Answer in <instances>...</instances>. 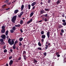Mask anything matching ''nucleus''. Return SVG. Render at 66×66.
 <instances>
[{
	"label": "nucleus",
	"mask_w": 66,
	"mask_h": 66,
	"mask_svg": "<svg viewBox=\"0 0 66 66\" xmlns=\"http://www.w3.org/2000/svg\"><path fill=\"white\" fill-rule=\"evenodd\" d=\"M21 45H22V44L21 43V42H20L19 43V45L20 46H21Z\"/></svg>",
	"instance_id": "nucleus-34"
},
{
	"label": "nucleus",
	"mask_w": 66,
	"mask_h": 66,
	"mask_svg": "<svg viewBox=\"0 0 66 66\" xmlns=\"http://www.w3.org/2000/svg\"><path fill=\"white\" fill-rule=\"evenodd\" d=\"M42 21L41 20V21H39V22H42Z\"/></svg>",
	"instance_id": "nucleus-62"
},
{
	"label": "nucleus",
	"mask_w": 66,
	"mask_h": 66,
	"mask_svg": "<svg viewBox=\"0 0 66 66\" xmlns=\"http://www.w3.org/2000/svg\"><path fill=\"white\" fill-rule=\"evenodd\" d=\"M41 14H43L44 13H46V12H45L44 10H41L40 12Z\"/></svg>",
	"instance_id": "nucleus-14"
},
{
	"label": "nucleus",
	"mask_w": 66,
	"mask_h": 66,
	"mask_svg": "<svg viewBox=\"0 0 66 66\" xmlns=\"http://www.w3.org/2000/svg\"><path fill=\"white\" fill-rule=\"evenodd\" d=\"M16 18H17V16L16 15H15L11 19L12 21V22H14V21L16 20Z\"/></svg>",
	"instance_id": "nucleus-2"
},
{
	"label": "nucleus",
	"mask_w": 66,
	"mask_h": 66,
	"mask_svg": "<svg viewBox=\"0 0 66 66\" xmlns=\"http://www.w3.org/2000/svg\"><path fill=\"white\" fill-rule=\"evenodd\" d=\"M62 16V17H65V15H64V14H63Z\"/></svg>",
	"instance_id": "nucleus-53"
},
{
	"label": "nucleus",
	"mask_w": 66,
	"mask_h": 66,
	"mask_svg": "<svg viewBox=\"0 0 66 66\" xmlns=\"http://www.w3.org/2000/svg\"><path fill=\"white\" fill-rule=\"evenodd\" d=\"M32 21H33V20L32 19H31L29 21L27 22V24H29L31 22H32Z\"/></svg>",
	"instance_id": "nucleus-7"
},
{
	"label": "nucleus",
	"mask_w": 66,
	"mask_h": 66,
	"mask_svg": "<svg viewBox=\"0 0 66 66\" xmlns=\"http://www.w3.org/2000/svg\"><path fill=\"white\" fill-rule=\"evenodd\" d=\"M63 26H66V22H65L64 23H62Z\"/></svg>",
	"instance_id": "nucleus-35"
},
{
	"label": "nucleus",
	"mask_w": 66,
	"mask_h": 66,
	"mask_svg": "<svg viewBox=\"0 0 66 66\" xmlns=\"http://www.w3.org/2000/svg\"><path fill=\"white\" fill-rule=\"evenodd\" d=\"M38 49L40 50H42V48L41 47H38Z\"/></svg>",
	"instance_id": "nucleus-39"
},
{
	"label": "nucleus",
	"mask_w": 66,
	"mask_h": 66,
	"mask_svg": "<svg viewBox=\"0 0 66 66\" xmlns=\"http://www.w3.org/2000/svg\"><path fill=\"white\" fill-rule=\"evenodd\" d=\"M59 53H58V52H57L56 53V55H57V54H58Z\"/></svg>",
	"instance_id": "nucleus-56"
},
{
	"label": "nucleus",
	"mask_w": 66,
	"mask_h": 66,
	"mask_svg": "<svg viewBox=\"0 0 66 66\" xmlns=\"http://www.w3.org/2000/svg\"><path fill=\"white\" fill-rule=\"evenodd\" d=\"M23 21L22 20H21L20 21V24H23Z\"/></svg>",
	"instance_id": "nucleus-23"
},
{
	"label": "nucleus",
	"mask_w": 66,
	"mask_h": 66,
	"mask_svg": "<svg viewBox=\"0 0 66 66\" xmlns=\"http://www.w3.org/2000/svg\"><path fill=\"white\" fill-rule=\"evenodd\" d=\"M6 66H9V65H8V64H6Z\"/></svg>",
	"instance_id": "nucleus-64"
},
{
	"label": "nucleus",
	"mask_w": 66,
	"mask_h": 66,
	"mask_svg": "<svg viewBox=\"0 0 66 66\" xmlns=\"http://www.w3.org/2000/svg\"><path fill=\"white\" fill-rule=\"evenodd\" d=\"M46 47H48V45H45Z\"/></svg>",
	"instance_id": "nucleus-57"
},
{
	"label": "nucleus",
	"mask_w": 66,
	"mask_h": 66,
	"mask_svg": "<svg viewBox=\"0 0 66 66\" xmlns=\"http://www.w3.org/2000/svg\"><path fill=\"white\" fill-rule=\"evenodd\" d=\"M53 59H56V57H53Z\"/></svg>",
	"instance_id": "nucleus-61"
},
{
	"label": "nucleus",
	"mask_w": 66,
	"mask_h": 66,
	"mask_svg": "<svg viewBox=\"0 0 66 66\" xmlns=\"http://www.w3.org/2000/svg\"><path fill=\"white\" fill-rule=\"evenodd\" d=\"M13 61L12 60H11L9 63L10 65H12L13 64Z\"/></svg>",
	"instance_id": "nucleus-8"
},
{
	"label": "nucleus",
	"mask_w": 66,
	"mask_h": 66,
	"mask_svg": "<svg viewBox=\"0 0 66 66\" xmlns=\"http://www.w3.org/2000/svg\"><path fill=\"white\" fill-rule=\"evenodd\" d=\"M26 51H24L23 53V56L24 57H26Z\"/></svg>",
	"instance_id": "nucleus-4"
},
{
	"label": "nucleus",
	"mask_w": 66,
	"mask_h": 66,
	"mask_svg": "<svg viewBox=\"0 0 66 66\" xmlns=\"http://www.w3.org/2000/svg\"><path fill=\"white\" fill-rule=\"evenodd\" d=\"M43 54L44 55V56H46L47 55V53L45 52L43 53Z\"/></svg>",
	"instance_id": "nucleus-30"
},
{
	"label": "nucleus",
	"mask_w": 66,
	"mask_h": 66,
	"mask_svg": "<svg viewBox=\"0 0 66 66\" xmlns=\"http://www.w3.org/2000/svg\"><path fill=\"white\" fill-rule=\"evenodd\" d=\"M35 7V6H33L32 7V9H33V10H34Z\"/></svg>",
	"instance_id": "nucleus-49"
},
{
	"label": "nucleus",
	"mask_w": 66,
	"mask_h": 66,
	"mask_svg": "<svg viewBox=\"0 0 66 66\" xmlns=\"http://www.w3.org/2000/svg\"><path fill=\"white\" fill-rule=\"evenodd\" d=\"M61 32L62 33H64V30H63V29H62L61 30Z\"/></svg>",
	"instance_id": "nucleus-47"
},
{
	"label": "nucleus",
	"mask_w": 66,
	"mask_h": 66,
	"mask_svg": "<svg viewBox=\"0 0 66 66\" xmlns=\"http://www.w3.org/2000/svg\"><path fill=\"white\" fill-rule=\"evenodd\" d=\"M48 46H51V44L50 43L48 44Z\"/></svg>",
	"instance_id": "nucleus-51"
},
{
	"label": "nucleus",
	"mask_w": 66,
	"mask_h": 66,
	"mask_svg": "<svg viewBox=\"0 0 66 66\" xmlns=\"http://www.w3.org/2000/svg\"><path fill=\"white\" fill-rule=\"evenodd\" d=\"M5 6H6V5H4L3 6H2V7H3Z\"/></svg>",
	"instance_id": "nucleus-54"
},
{
	"label": "nucleus",
	"mask_w": 66,
	"mask_h": 66,
	"mask_svg": "<svg viewBox=\"0 0 66 66\" xmlns=\"http://www.w3.org/2000/svg\"><path fill=\"white\" fill-rule=\"evenodd\" d=\"M10 51L11 52H12V51H13V50L12 49H11L10 50Z\"/></svg>",
	"instance_id": "nucleus-59"
},
{
	"label": "nucleus",
	"mask_w": 66,
	"mask_h": 66,
	"mask_svg": "<svg viewBox=\"0 0 66 66\" xmlns=\"http://www.w3.org/2000/svg\"><path fill=\"white\" fill-rule=\"evenodd\" d=\"M28 9H29V10H30V9L31 8V5H28Z\"/></svg>",
	"instance_id": "nucleus-24"
},
{
	"label": "nucleus",
	"mask_w": 66,
	"mask_h": 66,
	"mask_svg": "<svg viewBox=\"0 0 66 66\" xmlns=\"http://www.w3.org/2000/svg\"><path fill=\"white\" fill-rule=\"evenodd\" d=\"M10 8H8L6 9V11H7L9 10H10Z\"/></svg>",
	"instance_id": "nucleus-45"
},
{
	"label": "nucleus",
	"mask_w": 66,
	"mask_h": 66,
	"mask_svg": "<svg viewBox=\"0 0 66 66\" xmlns=\"http://www.w3.org/2000/svg\"><path fill=\"white\" fill-rule=\"evenodd\" d=\"M11 39L9 38L8 41V43L10 45H14V40H12V42L11 41Z\"/></svg>",
	"instance_id": "nucleus-1"
},
{
	"label": "nucleus",
	"mask_w": 66,
	"mask_h": 66,
	"mask_svg": "<svg viewBox=\"0 0 66 66\" xmlns=\"http://www.w3.org/2000/svg\"><path fill=\"white\" fill-rule=\"evenodd\" d=\"M2 30H1V32L2 33H4L5 31V27L4 26H2Z\"/></svg>",
	"instance_id": "nucleus-3"
},
{
	"label": "nucleus",
	"mask_w": 66,
	"mask_h": 66,
	"mask_svg": "<svg viewBox=\"0 0 66 66\" xmlns=\"http://www.w3.org/2000/svg\"><path fill=\"white\" fill-rule=\"evenodd\" d=\"M9 33V31H8V30H7V31H6V32H5V34H6V35H8V33Z\"/></svg>",
	"instance_id": "nucleus-18"
},
{
	"label": "nucleus",
	"mask_w": 66,
	"mask_h": 66,
	"mask_svg": "<svg viewBox=\"0 0 66 66\" xmlns=\"http://www.w3.org/2000/svg\"><path fill=\"white\" fill-rule=\"evenodd\" d=\"M14 30H10V32L11 33H13V32H14Z\"/></svg>",
	"instance_id": "nucleus-32"
},
{
	"label": "nucleus",
	"mask_w": 66,
	"mask_h": 66,
	"mask_svg": "<svg viewBox=\"0 0 66 66\" xmlns=\"http://www.w3.org/2000/svg\"><path fill=\"white\" fill-rule=\"evenodd\" d=\"M38 45L39 46H42V45L41 44H40V42H38Z\"/></svg>",
	"instance_id": "nucleus-27"
},
{
	"label": "nucleus",
	"mask_w": 66,
	"mask_h": 66,
	"mask_svg": "<svg viewBox=\"0 0 66 66\" xmlns=\"http://www.w3.org/2000/svg\"><path fill=\"white\" fill-rule=\"evenodd\" d=\"M43 4V2H41L40 3V4L42 5Z\"/></svg>",
	"instance_id": "nucleus-55"
},
{
	"label": "nucleus",
	"mask_w": 66,
	"mask_h": 66,
	"mask_svg": "<svg viewBox=\"0 0 66 66\" xmlns=\"http://www.w3.org/2000/svg\"><path fill=\"white\" fill-rule=\"evenodd\" d=\"M21 11H22L23 10V8H24V5H22L21 7Z\"/></svg>",
	"instance_id": "nucleus-11"
},
{
	"label": "nucleus",
	"mask_w": 66,
	"mask_h": 66,
	"mask_svg": "<svg viewBox=\"0 0 66 66\" xmlns=\"http://www.w3.org/2000/svg\"><path fill=\"white\" fill-rule=\"evenodd\" d=\"M44 39H42L41 40V41L42 43H43V42H44Z\"/></svg>",
	"instance_id": "nucleus-44"
},
{
	"label": "nucleus",
	"mask_w": 66,
	"mask_h": 66,
	"mask_svg": "<svg viewBox=\"0 0 66 66\" xmlns=\"http://www.w3.org/2000/svg\"><path fill=\"white\" fill-rule=\"evenodd\" d=\"M34 14V13L33 12H31L30 15V17H32L33 15V14Z\"/></svg>",
	"instance_id": "nucleus-15"
},
{
	"label": "nucleus",
	"mask_w": 66,
	"mask_h": 66,
	"mask_svg": "<svg viewBox=\"0 0 66 66\" xmlns=\"http://www.w3.org/2000/svg\"><path fill=\"white\" fill-rule=\"evenodd\" d=\"M62 21L63 22H65V20H62Z\"/></svg>",
	"instance_id": "nucleus-48"
},
{
	"label": "nucleus",
	"mask_w": 66,
	"mask_h": 66,
	"mask_svg": "<svg viewBox=\"0 0 66 66\" xmlns=\"http://www.w3.org/2000/svg\"><path fill=\"white\" fill-rule=\"evenodd\" d=\"M20 31L21 33H22V32H23V31H22V29H20Z\"/></svg>",
	"instance_id": "nucleus-42"
},
{
	"label": "nucleus",
	"mask_w": 66,
	"mask_h": 66,
	"mask_svg": "<svg viewBox=\"0 0 66 66\" xmlns=\"http://www.w3.org/2000/svg\"><path fill=\"white\" fill-rule=\"evenodd\" d=\"M13 48L14 49H15V48H16L15 45V44L13 46Z\"/></svg>",
	"instance_id": "nucleus-19"
},
{
	"label": "nucleus",
	"mask_w": 66,
	"mask_h": 66,
	"mask_svg": "<svg viewBox=\"0 0 66 66\" xmlns=\"http://www.w3.org/2000/svg\"><path fill=\"white\" fill-rule=\"evenodd\" d=\"M18 43L17 41H16L15 42H14V44H15V45L16 44V43Z\"/></svg>",
	"instance_id": "nucleus-41"
},
{
	"label": "nucleus",
	"mask_w": 66,
	"mask_h": 66,
	"mask_svg": "<svg viewBox=\"0 0 66 66\" xmlns=\"http://www.w3.org/2000/svg\"><path fill=\"white\" fill-rule=\"evenodd\" d=\"M0 42H1L2 43H3V44L4 43V42H3L4 41L3 39H0Z\"/></svg>",
	"instance_id": "nucleus-13"
},
{
	"label": "nucleus",
	"mask_w": 66,
	"mask_h": 66,
	"mask_svg": "<svg viewBox=\"0 0 66 66\" xmlns=\"http://www.w3.org/2000/svg\"><path fill=\"white\" fill-rule=\"evenodd\" d=\"M5 37H6L5 35H3L1 36L2 38L4 39H5Z\"/></svg>",
	"instance_id": "nucleus-6"
},
{
	"label": "nucleus",
	"mask_w": 66,
	"mask_h": 66,
	"mask_svg": "<svg viewBox=\"0 0 66 66\" xmlns=\"http://www.w3.org/2000/svg\"><path fill=\"white\" fill-rule=\"evenodd\" d=\"M45 10L46 11H47V12H48L49 11V9H45Z\"/></svg>",
	"instance_id": "nucleus-21"
},
{
	"label": "nucleus",
	"mask_w": 66,
	"mask_h": 66,
	"mask_svg": "<svg viewBox=\"0 0 66 66\" xmlns=\"http://www.w3.org/2000/svg\"><path fill=\"white\" fill-rule=\"evenodd\" d=\"M22 19L23 20H24V19H25V18H22Z\"/></svg>",
	"instance_id": "nucleus-63"
},
{
	"label": "nucleus",
	"mask_w": 66,
	"mask_h": 66,
	"mask_svg": "<svg viewBox=\"0 0 66 66\" xmlns=\"http://www.w3.org/2000/svg\"><path fill=\"white\" fill-rule=\"evenodd\" d=\"M21 59V57H19V59H18V60H20Z\"/></svg>",
	"instance_id": "nucleus-52"
},
{
	"label": "nucleus",
	"mask_w": 66,
	"mask_h": 66,
	"mask_svg": "<svg viewBox=\"0 0 66 66\" xmlns=\"http://www.w3.org/2000/svg\"><path fill=\"white\" fill-rule=\"evenodd\" d=\"M62 27H63V26H61V25H59V28H62Z\"/></svg>",
	"instance_id": "nucleus-33"
},
{
	"label": "nucleus",
	"mask_w": 66,
	"mask_h": 66,
	"mask_svg": "<svg viewBox=\"0 0 66 66\" xmlns=\"http://www.w3.org/2000/svg\"><path fill=\"white\" fill-rule=\"evenodd\" d=\"M19 40L20 42H21V41L23 40V38L22 37L20 38L19 39Z\"/></svg>",
	"instance_id": "nucleus-17"
},
{
	"label": "nucleus",
	"mask_w": 66,
	"mask_h": 66,
	"mask_svg": "<svg viewBox=\"0 0 66 66\" xmlns=\"http://www.w3.org/2000/svg\"><path fill=\"white\" fill-rule=\"evenodd\" d=\"M21 15L20 14H19L18 15V16L19 17H20V18L21 17Z\"/></svg>",
	"instance_id": "nucleus-40"
},
{
	"label": "nucleus",
	"mask_w": 66,
	"mask_h": 66,
	"mask_svg": "<svg viewBox=\"0 0 66 66\" xmlns=\"http://www.w3.org/2000/svg\"><path fill=\"white\" fill-rule=\"evenodd\" d=\"M57 56L58 57H60V55L59 54L57 55Z\"/></svg>",
	"instance_id": "nucleus-50"
},
{
	"label": "nucleus",
	"mask_w": 66,
	"mask_h": 66,
	"mask_svg": "<svg viewBox=\"0 0 66 66\" xmlns=\"http://www.w3.org/2000/svg\"><path fill=\"white\" fill-rule=\"evenodd\" d=\"M44 32L43 31H41V34H42V35L44 34Z\"/></svg>",
	"instance_id": "nucleus-31"
},
{
	"label": "nucleus",
	"mask_w": 66,
	"mask_h": 66,
	"mask_svg": "<svg viewBox=\"0 0 66 66\" xmlns=\"http://www.w3.org/2000/svg\"><path fill=\"white\" fill-rule=\"evenodd\" d=\"M45 16L46 17H47V16H48V14H46L45 15Z\"/></svg>",
	"instance_id": "nucleus-43"
},
{
	"label": "nucleus",
	"mask_w": 66,
	"mask_h": 66,
	"mask_svg": "<svg viewBox=\"0 0 66 66\" xmlns=\"http://www.w3.org/2000/svg\"><path fill=\"white\" fill-rule=\"evenodd\" d=\"M44 20V21H48V19L46 18H45Z\"/></svg>",
	"instance_id": "nucleus-26"
},
{
	"label": "nucleus",
	"mask_w": 66,
	"mask_h": 66,
	"mask_svg": "<svg viewBox=\"0 0 66 66\" xmlns=\"http://www.w3.org/2000/svg\"><path fill=\"white\" fill-rule=\"evenodd\" d=\"M64 62H66V58H65L64 59Z\"/></svg>",
	"instance_id": "nucleus-38"
},
{
	"label": "nucleus",
	"mask_w": 66,
	"mask_h": 66,
	"mask_svg": "<svg viewBox=\"0 0 66 66\" xmlns=\"http://www.w3.org/2000/svg\"><path fill=\"white\" fill-rule=\"evenodd\" d=\"M24 60H26V57H24Z\"/></svg>",
	"instance_id": "nucleus-60"
},
{
	"label": "nucleus",
	"mask_w": 66,
	"mask_h": 66,
	"mask_svg": "<svg viewBox=\"0 0 66 66\" xmlns=\"http://www.w3.org/2000/svg\"><path fill=\"white\" fill-rule=\"evenodd\" d=\"M61 2V0H59L57 1V4H59V3H60V2Z\"/></svg>",
	"instance_id": "nucleus-16"
},
{
	"label": "nucleus",
	"mask_w": 66,
	"mask_h": 66,
	"mask_svg": "<svg viewBox=\"0 0 66 66\" xmlns=\"http://www.w3.org/2000/svg\"><path fill=\"white\" fill-rule=\"evenodd\" d=\"M9 1V0H6L5 2V3H7Z\"/></svg>",
	"instance_id": "nucleus-36"
},
{
	"label": "nucleus",
	"mask_w": 66,
	"mask_h": 66,
	"mask_svg": "<svg viewBox=\"0 0 66 66\" xmlns=\"http://www.w3.org/2000/svg\"><path fill=\"white\" fill-rule=\"evenodd\" d=\"M47 2L48 3H51V0H48Z\"/></svg>",
	"instance_id": "nucleus-28"
},
{
	"label": "nucleus",
	"mask_w": 66,
	"mask_h": 66,
	"mask_svg": "<svg viewBox=\"0 0 66 66\" xmlns=\"http://www.w3.org/2000/svg\"><path fill=\"white\" fill-rule=\"evenodd\" d=\"M41 37L42 38L44 39V38H45V37H46V36L45 35H42Z\"/></svg>",
	"instance_id": "nucleus-12"
},
{
	"label": "nucleus",
	"mask_w": 66,
	"mask_h": 66,
	"mask_svg": "<svg viewBox=\"0 0 66 66\" xmlns=\"http://www.w3.org/2000/svg\"><path fill=\"white\" fill-rule=\"evenodd\" d=\"M60 35H63V33H60Z\"/></svg>",
	"instance_id": "nucleus-58"
},
{
	"label": "nucleus",
	"mask_w": 66,
	"mask_h": 66,
	"mask_svg": "<svg viewBox=\"0 0 66 66\" xmlns=\"http://www.w3.org/2000/svg\"><path fill=\"white\" fill-rule=\"evenodd\" d=\"M12 56H11L9 57V60H11V59H12Z\"/></svg>",
	"instance_id": "nucleus-46"
},
{
	"label": "nucleus",
	"mask_w": 66,
	"mask_h": 66,
	"mask_svg": "<svg viewBox=\"0 0 66 66\" xmlns=\"http://www.w3.org/2000/svg\"><path fill=\"white\" fill-rule=\"evenodd\" d=\"M19 12V10H15L14 11V13L15 14H17Z\"/></svg>",
	"instance_id": "nucleus-10"
},
{
	"label": "nucleus",
	"mask_w": 66,
	"mask_h": 66,
	"mask_svg": "<svg viewBox=\"0 0 66 66\" xmlns=\"http://www.w3.org/2000/svg\"><path fill=\"white\" fill-rule=\"evenodd\" d=\"M12 29L13 30H16V27H13L12 28Z\"/></svg>",
	"instance_id": "nucleus-22"
},
{
	"label": "nucleus",
	"mask_w": 66,
	"mask_h": 66,
	"mask_svg": "<svg viewBox=\"0 0 66 66\" xmlns=\"http://www.w3.org/2000/svg\"><path fill=\"white\" fill-rule=\"evenodd\" d=\"M23 14V11H22L20 13V14L22 16Z\"/></svg>",
	"instance_id": "nucleus-37"
},
{
	"label": "nucleus",
	"mask_w": 66,
	"mask_h": 66,
	"mask_svg": "<svg viewBox=\"0 0 66 66\" xmlns=\"http://www.w3.org/2000/svg\"><path fill=\"white\" fill-rule=\"evenodd\" d=\"M47 36L48 37V38H49V37H50V36L49 35V34H50V33L49 32H47Z\"/></svg>",
	"instance_id": "nucleus-9"
},
{
	"label": "nucleus",
	"mask_w": 66,
	"mask_h": 66,
	"mask_svg": "<svg viewBox=\"0 0 66 66\" xmlns=\"http://www.w3.org/2000/svg\"><path fill=\"white\" fill-rule=\"evenodd\" d=\"M36 4V2H34L33 3L31 4V5L32 6H34L35 4Z\"/></svg>",
	"instance_id": "nucleus-5"
},
{
	"label": "nucleus",
	"mask_w": 66,
	"mask_h": 66,
	"mask_svg": "<svg viewBox=\"0 0 66 66\" xmlns=\"http://www.w3.org/2000/svg\"><path fill=\"white\" fill-rule=\"evenodd\" d=\"M20 24L15 25V27H20Z\"/></svg>",
	"instance_id": "nucleus-20"
},
{
	"label": "nucleus",
	"mask_w": 66,
	"mask_h": 66,
	"mask_svg": "<svg viewBox=\"0 0 66 66\" xmlns=\"http://www.w3.org/2000/svg\"><path fill=\"white\" fill-rule=\"evenodd\" d=\"M34 63H37V61L35 59H34Z\"/></svg>",
	"instance_id": "nucleus-25"
},
{
	"label": "nucleus",
	"mask_w": 66,
	"mask_h": 66,
	"mask_svg": "<svg viewBox=\"0 0 66 66\" xmlns=\"http://www.w3.org/2000/svg\"><path fill=\"white\" fill-rule=\"evenodd\" d=\"M4 53H5L6 52H7V50L6 49L4 51Z\"/></svg>",
	"instance_id": "nucleus-29"
}]
</instances>
